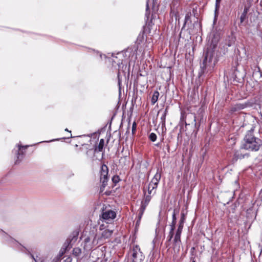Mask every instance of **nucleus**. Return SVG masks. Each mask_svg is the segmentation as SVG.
<instances>
[{"label": "nucleus", "instance_id": "nucleus-5", "mask_svg": "<svg viewBox=\"0 0 262 262\" xmlns=\"http://www.w3.org/2000/svg\"><path fill=\"white\" fill-rule=\"evenodd\" d=\"M132 262H143L144 256L140 251L139 246H134L130 251Z\"/></svg>", "mask_w": 262, "mask_h": 262}, {"label": "nucleus", "instance_id": "nucleus-10", "mask_svg": "<svg viewBox=\"0 0 262 262\" xmlns=\"http://www.w3.org/2000/svg\"><path fill=\"white\" fill-rule=\"evenodd\" d=\"M250 105H251L249 102L237 103L231 107L230 111L231 112H237L250 106Z\"/></svg>", "mask_w": 262, "mask_h": 262}, {"label": "nucleus", "instance_id": "nucleus-22", "mask_svg": "<svg viewBox=\"0 0 262 262\" xmlns=\"http://www.w3.org/2000/svg\"><path fill=\"white\" fill-rule=\"evenodd\" d=\"M167 108H166L162 116L161 117V122L162 123V125H164L165 124V119L167 115Z\"/></svg>", "mask_w": 262, "mask_h": 262}, {"label": "nucleus", "instance_id": "nucleus-26", "mask_svg": "<svg viewBox=\"0 0 262 262\" xmlns=\"http://www.w3.org/2000/svg\"><path fill=\"white\" fill-rule=\"evenodd\" d=\"M149 138L151 141L154 142L157 139V135L155 133H152L149 135Z\"/></svg>", "mask_w": 262, "mask_h": 262}, {"label": "nucleus", "instance_id": "nucleus-44", "mask_svg": "<svg viewBox=\"0 0 262 262\" xmlns=\"http://www.w3.org/2000/svg\"><path fill=\"white\" fill-rule=\"evenodd\" d=\"M148 4H147V9H148Z\"/></svg>", "mask_w": 262, "mask_h": 262}, {"label": "nucleus", "instance_id": "nucleus-21", "mask_svg": "<svg viewBox=\"0 0 262 262\" xmlns=\"http://www.w3.org/2000/svg\"><path fill=\"white\" fill-rule=\"evenodd\" d=\"M81 254V250L80 248L77 247L74 248L73 250V254L77 257L79 256L80 254Z\"/></svg>", "mask_w": 262, "mask_h": 262}, {"label": "nucleus", "instance_id": "nucleus-39", "mask_svg": "<svg viewBox=\"0 0 262 262\" xmlns=\"http://www.w3.org/2000/svg\"><path fill=\"white\" fill-rule=\"evenodd\" d=\"M23 154H24L23 151H21V152H20V156H19V159H18V158H17L18 160H19V161H21V158H22V157H23Z\"/></svg>", "mask_w": 262, "mask_h": 262}, {"label": "nucleus", "instance_id": "nucleus-37", "mask_svg": "<svg viewBox=\"0 0 262 262\" xmlns=\"http://www.w3.org/2000/svg\"><path fill=\"white\" fill-rule=\"evenodd\" d=\"M112 180L114 182V183H117L118 182V180H119V177L118 176H117V177H114L112 179Z\"/></svg>", "mask_w": 262, "mask_h": 262}, {"label": "nucleus", "instance_id": "nucleus-38", "mask_svg": "<svg viewBox=\"0 0 262 262\" xmlns=\"http://www.w3.org/2000/svg\"><path fill=\"white\" fill-rule=\"evenodd\" d=\"M23 154H24L23 151H21V152H20V156H19V159H18V158H17L18 160H19V161H21V158H22V157H23Z\"/></svg>", "mask_w": 262, "mask_h": 262}, {"label": "nucleus", "instance_id": "nucleus-34", "mask_svg": "<svg viewBox=\"0 0 262 262\" xmlns=\"http://www.w3.org/2000/svg\"><path fill=\"white\" fill-rule=\"evenodd\" d=\"M244 158V156L243 155H239L238 154H237V152H236L235 154H234V158L235 159V160H237V159L238 158Z\"/></svg>", "mask_w": 262, "mask_h": 262}, {"label": "nucleus", "instance_id": "nucleus-33", "mask_svg": "<svg viewBox=\"0 0 262 262\" xmlns=\"http://www.w3.org/2000/svg\"><path fill=\"white\" fill-rule=\"evenodd\" d=\"M147 190H148V195H149L150 196L151 195H153L156 193V191L151 190L150 188H148Z\"/></svg>", "mask_w": 262, "mask_h": 262}, {"label": "nucleus", "instance_id": "nucleus-12", "mask_svg": "<svg viewBox=\"0 0 262 262\" xmlns=\"http://www.w3.org/2000/svg\"><path fill=\"white\" fill-rule=\"evenodd\" d=\"M116 212L111 210L103 211L102 213V218L106 221L112 220L116 217Z\"/></svg>", "mask_w": 262, "mask_h": 262}, {"label": "nucleus", "instance_id": "nucleus-25", "mask_svg": "<svg viewBox=\"0 0 262 262\" xmlns=\"http://www.w3.org/2000/svg\"><path fill=\"white\" fill-rule=\"evenodd\" d=\"M179 209H178L177 208H175L173 209L172 215V221H176V220H177L176 215H177V214H178L179 213Z\"/></svg>", "mask_w": 262, "mask_h": 262}, {"label": "nucleus", "instance_id": "nucleus-41", "mask_svg": "<svg viewBox=\"0 0 262 262\" xmlns=\"http://www.w3.org/2000/svg\"><path fill=\"white\" fill-rule=\"evenodd\" d=\"M241 22H242L243 21V19H244V17H243L242 16H241Z\"/></svg>", "mask_w": 262, "mask_h": 262}, {"label": "nucleus", "instance_id": "nucleus-3", "mask_svg": "<svg viewBox=\"0 0 262 262\" xmlns=\"http://www.w3.org/2000/svg\"><path fill=\"white\" fill-rule=\"evenodd\" d=\"M113 232V230L105 229L99 234H96L93 237L92 244L93 245H97L99 243L102 244L105 239L112 236Z\"/></svg>", "mask_w": 262, "mask_h": 262}, {"label": "nucleus", "instance_id": "nucleus-20", "mask_svg": "<svg viewBox=\"0 0 262 262\" xmlns=\"http://www.w3.org/2000/svg\"><path fill=\"white\" fill-rule=\"evenodd\" d=\"M122 75L120 70H119L117 74V79H118V85L119 86V91L121 90V85L122 83Z\"/></svg>", "mask_w": 262, "mask_h": 262}, {"label": "nucleus", "instance_id": "nucleus-30", "mask_svg": "<svg viewBox=\"0 0 262 262\" xmlns=\"http://www.w3.org/2000/svg\"><path fill=\"white\" fill-rule=\"evenodd\" d=\"M157 186H158L154 185H153V184L150 182V183L148 185V188H150L151 190L156 191Z\"/></svg>", "mask_w": 262, "mask_h": 262}, {"label": "nucleus", "instance_id": "nucleus-8", "mask_svg": "<svg viewBox=\"0 0 262 262\" xmlns=\"http://www.w3.org/2000/svg\"><path fill=\"white\" fill-rule=\"evenodd\" d=\"M181 121L184 122L186 125H189L190 122H195V116L193 114H187L184 112H181Z\"/></svg>", "mask_w": 262, "mask_h": 262}, {"label": "nucleus", "instance_id": "nucleus-14", "mask_svg": "<svg viewBox=\"0 0 262 262\" xmlns=\"http://www.w3.org/2000/svg\"><path fill=\"white\" fill-rule=\"evenodd\" d=\"M161 178V171L159 169H157L156 173L155 174L154 178L152 179L150 183L154 185L158 186L159 182Z\"/></svg>", "mask_w": 262, "mask_h": 262}, {"label": "nucleus", "instance_id": "nucleus-6", "mask_svg": "<svg viewBox=\"0 0 262 262\" xmlns=\"http://www.w3.org/2000/svg\"><path fill=\"white\" fill-rule=\"evenodd\" d=\"M108 170V167L106 165L103 164L101 166V170L100 172V182L102 183L100 188L101 190L102 189L104 188L107 184V182L108 180L107 177Z\"/></svg>", "mask_w": 262, "mask_h": 262}, {"label": "nucleus", "instance_id": "nucleus-45", "mask_svg": "<svg viewBox=\"0 0 262 262\" xmlns=\"http://www.w3.org/2000/svg\"><path fill=\"white\" fill-rule=\"evenodd\" d=\"M192 262H195V260H192Z\"/></svg>", "mask_w": 262, "mask_h": 262}, {"label": "nucleus", "instance_id": "nucleus-9", "mask_svg": "<svg viewBox=\"0 0 262 262\" xmlns=\"http://www.w3.org/2000/svg\"><path fill=\"white\" fill-rule=\"evenodd\" d=\"M77 239V234L73 233L70 235L63 244L62 247L66 248L67 250H69L72 247L73 244Z\"/></svg>", "mask_w": 262, "mask_h": 262}, {"label": "nucleus", "instance_id": "nucleus-2", "mask_svg": "<svg viewBox=\"0 0 262 262\" xmlns=\"http://www.w3.org/2000/svg\"><path fill=\"white\" fill-rule=\"evenodd\" d=\"M262 145V141L254 136L252 129L248 130L246 135L241 148L249 151H258Z\"/></svg>", "mask_w": 262, "mask_h": 262}, {"label": "nucleus", "instance_id": "nucleus-19", "mask_svg": "<svg viewBox=\"0 0 262 262\" xmlns=\"http://www.w3.org/2000/svg\"><path fill=\"white\" fill-rule=\"evenodd\" d=\"M17 146L18 147V149L16 150V153L17 157L18 159H19V157L20 155V152L23 151L21 150V148L24 149V150H26L29 146L28 145L21 146L20 144H18Z\"/></svg>", "mask_w": 262, "mask_h": 262}, {"label": "nucleus", "instance_id": "nucleus-16", "mask_svg": "<svg viewBox=\"0 0 262 262\" xmlns=\"http://www.w3.org/2000/svg\"><path fill=\"white\" fill-rule=\"evenodd\" d=\"M253 76L255 78L259 79L262 76V72L259 68H256L253 73Z\"/></svg>", "mask_w": 262, "mask_h": 262}, {"label": "nucleus", "instance_id": "nucleus-11", "mask_svg": "<svg viewBox=\"0 0 262 262\" xmlns=\"http://www.w3.org/2000/svg\"><path fill=\"white\" fill-rule=\"evenodd\" d=\"M96 234L93 233V235L86 237L84 240V248L87 250H91L95 246L97 245H93L92 244V242L93 240V237L95 236Z\"/></svg>", "mask_w": 262, "mask_h": 262}, {"label": "nucleus", "instance_id": "nucleus-42", "mask_svg": "<svg viewBox=\"0 0 262 262\" xmlns=\"http://www.w3.org/2000/svg\"><path fill=\"white\" fill-rule=\"evenodd\" d=\"M65 131L69 132L70 133H71V132L69 131L68 128L65 129Z\"/></svg>", "mask_w": 262, "mask_h": 262}, {"label": "nucleus", "instance_id": "nucleus-40", "mask_svg": "<svg viewBox=\"0 0 262 262\" xmlns=\"http://www.w3.org/2000/svg\"><path fill=\"white\" fill-rule=\"evenodd\" d=\"M221 0H216V7H217V6L220 3Z\"/></svg>", "mask_w": 262, "mask_h": 262}, {"label": "nucleus", "instance_id": "nucleus-23", "mask_svg": "<svg viewBox=\"0 0 262 262\" xmlns=\"http://www.w3.org/2000/svg\"><path fill=\"white\" fill-rule=\"evenodd\" d=\"M185 220V214L183 212L181 214V219H180V220L179 221V225H183L184 226Z\"/></svg>", "mask_w": 262, "mask_h": 262}, {"label": "nucleus", "instance_id": "nucleus-32", "mask_svg": "<svg viewBox=\"0 0 262 262\" xmlns=\"http://www.w3.org/2000/svg\"><path fill=\"white\" fill-rule=\"evenodd\" d=\"M136 126H137L136 123V122H134L132 125V133L133 134H135L136 130Z\"/></svg>", "mask_w": 262, "mask_h": 262}, {"label": "nucleus", "instance_id": "nucleus-35", "mask_svg": "<svg viewBox=\"0 0 262 262\" xmlns=\"http://www.w3.org/2000/svg\"><path fill=\"white\" fill-rule=\"evenodd\" d=\"M176 224V221H172L171 224L170 225L171 229H174L175 225Z\"/></svg>", "mask_w": 262, "mask_h": 262}, {"label": "nucleus", "instance_id": "nucleus-29", "mask_svg": "<svg viewBox=\"0 0 262 262\" xmlns=\"http://www.w3.org/2000/svg\"><path fill=\"white\" fill-rule=\"evenodd\" d=\"M174 230V229H170V230L169 233V235L168 236V238L169 241H170L173 237V235L174 234V233H173Z\"/></svg>", "mask_w": 262, "mask_h": 262}, {"label": "nucleus", "instance_id": "nucleus-13", "mask_svg": "<svg viewBox=\"0 0 262 262\" xmlns=\"http://www.w3.org/2000/svg\"><path fill=\"white\" fill-rule=\"evenodd\" d=\"M220 38V35L219 33L216 32L213 34V37L212 38L211 42L209 48H207V49H210L214 51V49L216 48L217 43Z\"/></svg>", "mask_w": 262, "mask_h": 262}, {"label": "nucleus", "instance_id": "nucleus-36", "mask_svg": "<svg viewBox=\"0 0 262 262\" xmlns=\"http://www.w3.org/2000/svg\"><path fill=\"white\" fill-rule=\"evenodd\" d=\"M64 262H72V258L70 256H68L64 260Z\"/></svg>", "mask_w": 262, "mask_h": 262}, {"label": "nucleus", "instance_id": "nucleus-31", "mask_svg": "<svg viewBox=\"0 0 262 262\" xmlns=\"http://www.w3.org/2000/svg\"><path fill=\"white\" fill-rule=\"evenodd\" d=\"M67 251H68V250L66 249V248H63L62 247V248H61V249H60V250L59 251V254L61 256H62V255H63L66 253V252Z\"/></svg>", "mask_w": 262, "mask_h": 262}, {"label": "nucleus", "instance_id": "nucleus-24", "mask_svg": "<svg viewBox=\"0 0 262 262\" xmlns=\"http://www.w3.org/2000/svg\"><path fill=\"white\" fill-rule=\"evenodd\" d=\"M188 21H191V20H190V15L189 14H187L185 15V22H184V25H183V26L182 27V29H184L186 27V24Z\"/></svg>", "mask_w": 262, "mask_h": 262}, {"label": "nucleus", "instance_id": "nucleus-1", "mask_svg": "<svg viewBox=\"0 0 262 262\" xmlns=\"http://www.w3.org/2000/svg\"><path fill=\"white\" fill-rule=\"evenodd\" d=\"M217 61V58L214 56V51L207 49L204 54L203 62L201 65V73L202 74H209L211 73L213 71Z\"/></svg>", "mask_w": 262, "mask_h": 262}, {"label": "nucleus", "instance_id": "nucleus-15", "mask_svg": "<svg viewBox=\"0 0 262 262\" xmlns=\"http://www.w3.org/2000/svg\"><path fill=\"white\" fill-rule=\"evenodd\" d=\"M173 243H174V248H178V250H179L180 245H181V235L176 234L174 239H173Z\"/></svg>", "mask_w": 262, "mask_h": 262}, {"label": "nucleus", "instance_id": "nucleus-27", "mask_svg": "<svg viewBox=\"0 0 262 262\" xmlns=\"http://www.w3.org/2000/svg\"><path fill=\"white\" fill-rule=\"evenodd\" d=\"M183 228V225H179V226L177 230L176 234L181 235Z\"/></svg>", "mask_w": 262, "mask_h": 262}, {"label": "nucleus", "instance_id": "nucleus-43", "mask_svg": "<svg viewBox=\"0 0 262 262\" xmlns=\"http://www.w3.org/2000/svg\"><path fill=\"white\" fill-rule=\"evenodd\" d=\"M122 73H123L124 76H125V73L123 71Z\"/></svg>", "mask_w": 262, "mask_h": 262}, {"label": "nucleus", "instance_id": "nucleus-18", "mask_svg": "<svg viewBox=\"0 0 262 262\" xmlns=\"http://www.w3.org/2000/svg\"><path fill=\"white\" fill-rule=\"evenodd\" d=\"M159 96V93L157 91H155L153 93L151 100L152 104H155V103L158 101Z\"/></svg>", "mask_w": 262, "mask_h": 262}, {"label": "nucleus", "instance_id": "nucleus-17", "mask_svg": "<svg viewBox=\"0 0 262 262\" xmlns=\"http://www.w3.org/2000/svg\"><path fill=\"white\" fill-rule=\"evenodd\" d=\"M104 144V139H100L99 144L98 146L95 147V151H101L103 149V146Z\"/></svg>", "mask_w": 262, "mask_h": 262}, {"label": "nucleus", "instance_id": "nucleus-4", "mask_svg": "<svg viewBox=\"0 0 262 262\" xmlns=\"http://www.w3.org/2000/svg\"><path fill=\"white\" fill-rule=\"evenodd\" d=\"M10 243H12V244H13L12 246L14 247L17 248L19 250H20L22 252H24L27 254L29 255L31 258H32L35 262H43L42 260L40 257H38L37 256L35 257L28 249H27L24 246H22L20 244L18 243L15 239L10 237Z\"/></svg>", "mask_w": 262, "mask_h": 262}, {"label": "nucleus", "instance_id": "nucleus-28", "mask_svg": "<svg viewBox=\"0 0 262 262\" xmlns=\"http://www.w3.org/2000/svg\"><path fill=\"white\" fill-rule=\"evenodd\" d=\"M95 151V150H94L92 149H89V150H87V151L86 152V155L88 156V157H91L92 156H93L94 154Z\"/></svg>", "mask_w": 262, "mask_h": 262}, {"label": "nucleus", "instance_id": "nucleus-7", "mask_svg": "<svg viewBox=\"0 0 262 262\" xmlns=\"http://www.w3.org/2000/svg\"><path fill=\"white\" fill-rule=\"evenodd\" d=\"M144 193L145 194V192L144 191ZM151 199V196L149 195H145L144 196V199L142 201L141 204V207L139 209V217L140 219L141 218L143 215L146 207L148 205L150 200Z\"/></svg>", "mask_w": 262, "mask_h": 262}]
</instances>
